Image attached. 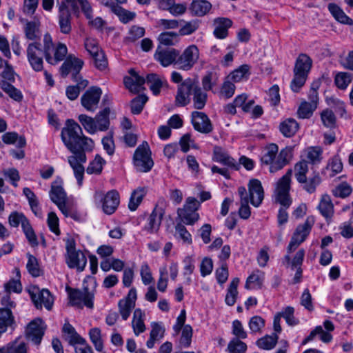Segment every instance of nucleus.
Returning a JSON list of instances; mask_svg holds the SVG:
<instances>
[{
    "label": "nucleus",
    "mask_w": 353,
    "mask_h": 353,
    "mask_svg": "<svg viewBox=\"0 0 353 353\" xmlns=\"http://www.w3.org/2000/svg\"><path fill=\"white\" fill-rule=\"evenodd\" d=\"M61 138L65 147L74 154L68 157V163L78 184L81 185L85 171L82 164L87 159L85 152L92 150L94 141L83 134L81 126L73 119L66 120L65 126L61 130Z\"/></svg>",
    "instance_id": "1"
},
{
    "label": "nucleus",
    "mask_w": 353,
    "mask_h": 353,
    "mask_svg": "<svg viewBox=\"0 0 353 353\" xmlns=\"http://www.w3.org/2000/svg\"><path fill=\"white\" fill-rule=\"evenodd\" d=\"M192 95L193 106L195 109H203L207 101L208 95L200 87L196 79L188 78L179 85L175 97L177 106H185L190 102Z\"/></svg>",
    "instance_id": "2"
},
{
    "label": "nucleus",
    "mask_w": 353,
    "mask_h": 353,
    "mask_svg": "<svg viewBox=\"0 0 353 353\" xmlns=\"http://www.w3.org/2000/svg\"><path fill=\"white\" fill-rule=\"evenodd\" d=\"M49 195L51 201L57 205L65 216L71 217L75 221L80 219V214L68 200L66 192L63 188V180L60 176H57L52 183Z\"/></svg>",
    "instance_id": "3"
},
{
    "label": "nucleus",
    "mask_w": 353,
    "mask_h": 353,
    "mask_svg": "<svg viewBox=\"0 0 353 353\" xmlns=\"http://www.w3.org/2000/svg\"><path fill=\"white\" fill-rule=\"evenodd\" d=\"M312 66V60L307 54L301 53L298 56L293 70L294 78L290 83L293 92H298L304 85Z\"/></svg>",
    "instance_id": "4"
},
{
    "label": "nucleus",
    "mask_w": 353,
    "mask_h": 353,
    "mask_svg": "<svg viewBox=\"0 0 353 353\" xmlns=\"http://www.w3.org/2000/svg\"><path fill=\"white\" fill-rule=\"evenodd\" d=\"M43 42L44 43L45 58L48 63L56 65L64 60L68 53V48L65 44L59 43L54 47L52 37L48 33L44 34Z\"/></svg>",
    "instance_id": "5"
},
{
    "label": "nucleus",
    "mask_w": 353,
    "mask_h": 353,
    "mask_svg": "<svg viewBox=\"0 0 353 353\" xmlns=\"http://www.w3.org/2000/svg\"><path fill=\"white\" fill-rule=\"evenodd\" d=\"M200 57L199 50L196 45L187 47L182 53L179 51L176 68L183 71H189L198 62Z\"/></svg>",
    "instance_id": "6"
},
{
    "label": "nucleus",
    "mask_w": 353,
    "mask_h": 353,
    "mask_svg": "<svg viewBox=\"0 0 353 353\" xmlns=\"http://www.w3.org/2000/svg\"><path fill=\"white\" fill-rule=\"evenodd\" d=\"M133 160L134 166L139 172H147L152 169L154 163L150 157L148 143L146 141L143 142L136 149Z\"/></svg>",
    "instance_id": "7"
},
{
    "label": "nucleus",
    "mask_w": 353,
    "mask_h": 353,
    "mask_svg": "<svg viewBox=\"0 0 353 353\" xmlns=\"http://www.w3.org/2000/svg\"><path fill=\"white\" fill-rule=\"evenodd\" d=\"M292 174V170H288L287 172L279 180L275 190L276 200L283 207L288 208L292 203V199L290 196V178Z\"/></svg>",
    "instance_id": "8"
},
{
    "label": "nucleus",
    "mask_w": 353,
    "mask_h": 353,
    "mask_svg": "<svg viewBox=\"0 0 353 353\" xmlns=\"http://www.w3.org/2000/svg\"><path fill=\"white\" fill-rule=\"evenodd\" d=\"M314 221L313 216H308L303 223L296 227L287 248L288 252H294L306 239L314 224Z\"/></svg>",
    "instance_id": "9"
},
{
    "label": "nucleus",
    "mask_w": 353,
    "mask_h": 353,
    "mask_svg": "<svg viewBox=\"0 0 353 353\" xmlns=\"http://www.w3.org/2000/svg\"><path fill=\"white\" fill-rule=\"evenodd\" d=\"M27 58L32 68L37 72L43 70V57H45L44 47L39 41H33L28 44L27 49Z\"/></svg>",
    "instance_id": "10"
},
{
    "label": "nucleus",
    "mask_w": 353,
    "mask_h": 353,
    "mask_svg": "<svg viewBox=\"0 0 353 353\" xmlns=\"http://www.w3.org/2000/svg\"><path fill=\"white\" fill-rule=\"evenodd\" d=\"M83 64V60L77 58L74 54H69L60 68L61 74L65 78L69 74H71L73 81H77L78 79L82 78L79 72Z\"/></svg>",
    "instance_id": "11"
},
{
    "label": "nucleus",
    "mask_w": 353,
    "mask_h": 353,
    "mask_svg": "<svg viewBox=\"0 0 353 353\" xmlns=\"http://www.w3.org/2000/svg\"><path fill=\"white\" fill-rule=\"evenodd\" d=\"M178 56L177 49L158 46L154 54V59L162 67L167 68L172 65L176 67Z\"/></svg>",
    "instance_id": "12"
},
{
    "label": "nucleus",
    "mask_w": 353,
    "mask_h": 353,
    "mask_svg": "<svg viewBox=\"0 0 353 353\" xmlns=\"http://www.w3.org/2000/svg\"><path fill=\"white\" fill-rule=\"evenodd\" d=\"M30 298L37 308H41L43 305L50 310L53 304V297L47 289L40 290L38 288L28 290Z\"/></svg>",
    "instance_id": "13"
},
{
    "label": "nucleus",
    "mask_w": 353,
    "mask_h": 353,
    "mask_svg": "<svg viewBox=\"0 0 353 353\" xmlns=\"http://www.w3.org/2000/svg\"><path fill=\"white\" fill-rule=\"evenodd\" d=\"M70 303L73 306L82 307V303L89 308L93 307L94 294L89 292L88 288L84 291L72 289L69 292Z\"/></svg>",
    "instance_id": "14"
},
{
    "label": "nucleus",
    "mask_w": 353,
    "mask_h": 353,
    "mask_svg": "<svg viewBox=\"0 0 353 353\" xmlns=\"http://www.w3.org/2000/svg\"><path fill=\"white\" fill-rule=\"evenodd\" d=\"M102 94L101 88L90 87L81 97L82 106L90 112H94L98 108V104Z\"/></svg>",
    "instance_id": "15"
},
{
    "label": "nucleus",
    "mask_w": 353,
    "mask_h": 353,
    "mask_svg": "<svg viewBox=\"0 0 353 353\" xmlns=\"http://www.w3.org/2000/svg\"><path fill=\"white\" fill-rule=\"evenodd\" d=\"M45 326L42 319L37 318L32 321L26 329V334L28 339L36 345L40 344L44 335Z\"/></svg>",
    "instance_id": "16"
},
{
    "label": "nucleus",
    "mask_w": 353,
    "mask_h": 353,
    "mask_svg": "<svg viewBox=\"0 0 353 353\" xmlns=\"http://www.w3.org/2000/svg\"><path fill=\"white\" fill-rule=\"evenodd\" d=\"M192 123L196 131L208 134L212 131V123L206 114L202 112H192Z\"/></svg>",
    "instance_id": "17"
},
{
    "label": "nucleus",
    "mask_w": 353,
    "mask_h": 353,
    "mask_svg": "<svg viewBox=\"0 0 353 353\" xmlns=\"http://www.w3.org/2000/svg\"><path fill=\"white\" fill-rule=\"evenodd\" d=\"M58 20L61 32L65 34H70L72 31V15L65 2L59 4Z\"/></svg>",
    "instance_id": "18"
},
{
    "label": "nucleus",
    "mask_w": 353,
    "mask_h": 353,
    "mask_svg": "<svg viewBox=\"0 0 353 353\" xmlns=\"http://www.w3.org/2000/svg\"><path fill=\"white\" fill-rule=\"evenodd\" d=\"M213 161L220 163L228 168L238 170L239 164L229 154L219 146H215L213 150Z\"/></svg>",
    "instance_id": "19"
},
{
    "label": "nucleus",
    "mask_w": 353,
    "mask_h": 353,
    "mask_svg": "<svg viewBox=\"0 0 353 353\" xmlns=\"http://www.w3.org/2000/svg\"><path fill=\"white\" fill-rule=\"evenodd\" d=\"M130 77H124V85L131 92L137 94L144 89L143 85L145 80L143 77L139 76L137 72L131 68L129 70Z\"/></svg>",
    "instance_id": "20"
},
{
    "label": "nucleus",
    "mask_w": 353,
    "mask_h": 353,
    "mask_svg": "<svg viewBox=\"0 0 353 353\" xmlns=\"http://www.w3.org/2000/svg\"><path fill=\"white\" fill-rule=\"evenodd\" d=\"M233 24L232 21L227 17H217L213 20V34L219 39H224L228 36V30Z\"/></svg>",
    "instance_id": "21"
},
{
    "label": "nucleus",
    "mask_w": 353,
    "mask_h": 353,
    "mask_svg": "<svg viewBox=\"0 0 353 353\" xmlns=\"http://www.w3.org/2000/svg\"><path fill=\"white\" fill-rule=\"evenodd\" d=\"M248 190L250 203L255 207L259 206L264 197L261 181L258 179H251L248 183Z\"/></svg>",
    "instance_id": "22"
},
{
    "label": "nucleus",
    "mask_w": 353,
    "mask_h": 353,
    "mask_svg": "<svg viewBox=\"0 0 353 353\" xmlns=\"http://www.w3.org/2000/svg\"><path fill=\"white\" fill-rule=\"evenodd\" d=\"M163 215L164 210L157 206L149 216L144 230L149 233L157 232L159 229Z\"/></svg>",
    "instance_id": "23"
},
{
    "label": "nucleus",
    "mask_w": 353,
    "mask_h": 353,
    "mask_svg": "<svg viewBox=\"0 0 353 353\" xmlns=\"http://www.w3.org/2000/svg\"><path fill=\"white\" fill-rule=\"evenodd\" d=\"M292 158V148L285 147L282 149L279 154L276 156L275 162L273 165L269 168V170L271 173L276 172L277 171L283 168L287 164H288Z\"/></svg>",
    "instance_id": "24"
},
{
    "label": "nucleus",
    "mask_w": 353,
    "mask_h": 353,
    "mask_svg": "<svg viewBox=\"0 0 353 353\" xmlns=\"http://www.w3.org/2000/svg\"><path fill=\"white\" fill-rule=\"evenodd\" d=\"M120 201L119 194L117 190L107 192L103 200V210L105 214H112L119 206Z\"/></svg>",
    "instance_id": "25"
},
{
    "label": "nucleus",
    "mask_w": 353,
    "mask_h": 353,
    "mask_svg": "<svg viewBox=\"0 0 353 353\" xmlns=\"http://www.w3.org/2000/svg\"><path fill=\"white\" fill-rule=\"evenodd\" d=\"M66 263L70 268H77L78 271L82 272L86 266L87 259L81 251H72L66 257Z\"/></svg>",
    "instance_id": "26"
},
{
    "label": "nucleus",
    "mask_w": 353,
    "mask_h": 353,
    "mask_svg": "<svg viewBox=\"0 0 353 353\" xmlns=\"http://www.w3.org/2000/svg\"><path fill=\"white\" fill-rule=\"evenodd\" d=\"M40 23L38 20L32 21H26L24 27L25 37L27 39L33 41H39L41 37V33L39 29Z\"/></svg>",
    "instance_id": "27"
},
{
    "label": "nucleus",
    "mask_w": 353,
    "mask_h": 353,
    "mask_svg": "<svg viewBox=\"0 0 353 353\" xmlns=\"http://www.w3.org/2000/svg\"><path fill=\"white\" fill-rule=\"evenodd\" d=\"M318 209L321 214L326 219L333 216L334 208L330 195L325 194L321 196Z\"/></svg>",
    "instance_id": "28"
},
{
    "label": "nucleus",
    "mask_w": 353,
    "mask_h": 353,
    "mask_svg": "<svg viewBox=\"0 0 353 353\" xmlns=\"http://www.w3.org/2000/svg\"><path fill=\"white\" fill-rule=\"evenodd\" d=\"M62 332L64 334L65 339L71 345L85 342V339L76 332L74 327L69 323H65L63 325Z\"/></svg>",
    "instance_id": "29"
},
{
    "label": "nucleus",
    "mask_w": 353,
    "mask_h": 353,
    "mask_svg": "<svg viewBox=\"0 0 353 353\" xmlns=\"http://www.w3.org/2000/svg\"><path fill=\"white\" fill-rule=\"evenodd\" d=\"M328 10L332 17L339 23L352 26L353 20L350 19L344 11L336 3L328 4Z\"/></svg>",
    "instance_id": "30"
},
{
    "label": "nucleus",
    "mask_w": 353,
    "mask_h": 353,
    "mask_svg": "<svg viewBox=\"0 0 353 353\" xmlns=\"http://www.w3.org/2000/svg\"><path fill=\"white\" fill-rule=\"evenodd\" d=\"M145 82L149 85L150 89L154 95L160 93L161 88L167 83L165 79H161L155 73L148 74L145 79Z\"/></svg>",
    "instance_id": "31"
},
{
    "label": "nucleus",
    "mask_w": 353,
    "mask_h": 353,
    "mask_svg": "<svg viewBox=\"0 0 353 353\" xmlns=\"http://www.w3.org/2000/svg\"><path fill=\"white\" fill-rule=\"evenodd\" d=\"M77 85H69L66 88L65 94L71 100H75L78 98L81 91L83 90L88 85V81L86 79H78Z\"/></svg>",
    "instance_id": "32"
},
{
    "label": "nucleus",
    "mask_w": 353,
    "mask_h": 353,
    "mask_svg": "<svg viewBox=\"0 0 353 353\" xmlns=\"http://www.w3.org/2000/svg\"><path fill=\"white\" fill-rule=\"evenodd\" d=\"M279 151V147L276 144L271 143L268 145L265 150L264 154L261 157V163L270 165L271 167L275 162Z\"/></svg>",
    "instance_id": "33"
},
{
    "label": "nucleus",
    "mask_w": 353,
    "mask_h": 353,
    "mask_svg": "<svg viewBox=\"0 0 353 353\" xmlns=\"http://www.w3.org/2000/svg\"><path fill=\"white\" fill-rule=\"evenodd\" d=\"M145 313L140 309H135L132 321V326L136 336L139 335L145 330V325L143 321Z\"/></svg>",
    "instance_id": "34"
},
{
    "label": "nucleus",
    "mask_w": 353,
    "mask_h": 353,
    "mask_svg": "<svg viewBox=\"0 0 353 353\" xmlns=\"http://www.w3.org/2000/svg\"><path fill=\"white\" fill-rule=\"evenodd\" d=\"M299 128V126L296 121L292 118L283 121L279 125L280 132L285 137L294 136Z\"/></svg>",
    "instance_id": "35"
},
{
    "label": "nucleus",
    "mask_w": 353,
    "mask_h": 353,
    "mask_svg": "<svg viewBox=\"0 0 353 353\" xmlns=\"http://www.w3.org/2000/svg\"><path fill=\"white\" fill-rule=\"evenodd\" d=\"M212 8V4L206 0H193L191 11L196 16L202 17L206 14Z\"/></svg>",
    "instance_id": "36"
},
{
    "label": "nucleus",
    "mask_w": 353,
    "mask_h": 353,
    "mask_svg": "<svg viewBox=\"0 0 353 353\" xmlns=\"http://www.w3.org/2000/svg\"><path fill=\"white\" fill-rule=\"evenodd\" d=\"M152 330L150 334V339L146 343L148 348H152L154 346L155 342L163 337L164 329L156 322L151 324Z\"/></svg>",
    "instance_id": "37"
},
{
    "label": "nucleus",
    "mask_w": 353,
    "mask_h": 353,
    "mask_svg": "<svg viewBox=\"0 0 353 353\" xmlns=\"http://www.w3.org/2000/svg\"><path fill=\"white\" fill-rule=\"evenodd\" d=\"M110 113V108L105 107L104 109L100 111L95 117L96 123L97 125L98 130L106 131L110 125L109 115Z\"/></svg>",
    "instance_id": "38"
},
{
    "label": "nucleus",
    "mask_w": 353,
    "mask_h": 353,
    "mask_svg": "<svg viewBox=\"0 0 353 353\" xmlns=\"http://www.w3.org/2000/svg\"><path fill=\"white\" fill-rule=\"evenodd\" d=\"M181 336L179 339L178 345L180 348H188L192 343L193 330L190 325L187 324L181 330Z\"/></svg>",
    "instance_id": "39"
},
{
    "label": "nucleus",
    "mask_w": 353,
    "mask_h": 353,
    "mask_svg": "<svg viewBox=\"0 0 353 353\" xmlns=\"http://www.w3.org/2000/svg\"><path fill=\"white\" fill-rule=\"evenodd\" d=\"M279 336L276 333L271 335H265L256 341V345L263 350H270L273 349L278 341Z\"/></svg>",
    "instance_id": "40"
},
{
    "label": "nucleus",
    "mask_w": 353,
    "mask_h": 353,
    "mask_svg": "<svg viewBox=\"0 0 353 353\" xmlns=\"http://www.w3.org/2000/svg\"><path fill=\"white\" fill-rule=\"evenodd\" d=\"M2 141L6 144H15L18 148H23L26 144L23 136H19L15 132H6L2 136Z\"/></svg>",
    "instance_id": "41"
},
{
    "label": "nucleus",
    "mask_w": 353,
    "mask_h": 353,
    "mask_svg": "<svg viewBox=\"0 0 353 353\" xmlns=\"http://www.w3.org/2000/svg\"><path fill=\"white\" fill-rule=\"evenodd\" d=\"M0 87L12 99L18 102L23 99L21 92L7 81H1Z\"/></svg>",
    "instance_id": "42"
},
{
    "label": "nucleus",
    "mask_w": 353,
    "mask_h": 353,
    "mask_svg": "<svg viewBox=\"0 0 353 353\" xmlns=\"http://www.w3.org/2000/svg\"><path fill=\"white\" fill-rule=\"evenodd\" d=\"M239 283V279L237 277L234 278L230 283L228 289V292L225 296V303L230 306L234 305L238 295L237 287Z\"/></svg>",
    "instance_id": "43"
},
{
    "label": "nucleus",
    "mask_w": 353,
    "mask_h": 353,
    "mask_svg": "<svg viewBox=\"0 0 353 353\" xmlns=\"http://www.w3.org/2000/svg\"><path fill=\"white\" fill-rule=\"evenodd\" d=\"M250 65L243 64L237 69L232 71L228 77L234 82H239L241 80L248 79L250 76Z\"/></svg>",
    "instance_id": "44"
},
{
    "label": "nucleus",
    "mask_w": 353,
    "mask_h": 353,
    "mask_svg": "<svg viewBox=\"0 0 353 353\" xmlns=\"http://www.w3.org/2000/svg\"><path fill=\"white\" fill-rule=\"evenodd\" d=\"M78 119L85 131L89 134H93L98 130L95 119L82 114L78 117Z\"/></svg>",
    "instance_id": "45"
},
{
    "label": "nucleus",
    "mask_w": 353,
    "mask_h": 353,
    "mask_svg": "<svg viewBox=\"0 0 353 353\" xmlns=\"http://www.w3.org/2000/svg\"><path fill=\"white\" fill-rule=\"evenodd\" d=\"M145 194L146 190L144 188H139L134 190L131 194L128 204L129 209L132 211L135 210L141 203Z\"/></svg>",
    "instance_id": "46"
},
{
    "label": "nucleus",
    "mask_w": 353,
    "mask_h": 353,
    "mask_svg": "<svg viewBox=\"0 0 353 353\" xmlns=\"http://www.w3.org/2000/svg\"><path fill=\"white\" fill-rule=\"evenodd\" d=\"M177 214L181 217L182 222L186 225H193L199 218V214L196 212H191L186 209L179 208Z\"/></svg>",
    "instance_id": "47"
},
{
    "label": "nucleus",
    "mask_w": 353,
    "mask_h": 353,
    "mask_svg": "<svg viewBox=\"0 0 353 353\" xmlns=\"http://www.w3.org/2000/svg\"><path fill=\"white\" fill-rule=\"evenodd\" d=\"M316 108L314 103H309L307 101H303L298 108L297 115L300 119H309Z\"/></svg>",
    "instance_id": "48"
},
{
    "label": "nucleus",
    "mask_w": 353,
    "mask_h": 353,
    "mask_svg": "<svg viewBox=\"0 0 353 353\" xmlns=\"http://www.w3.org/2000/svg\"><path fill=\"white\" fill-rule=\"evenodd\" d=\"M6 353H27L26 344L20 338L8 343L5 345Z\"/></svg>",
    "instance_id": "49"
},
{
    "label": "nucleus",
    "mask_w": 353,
    "mask_h": 353,
    "mask_svg": "<svg viewBox=\"0 0 353 353\" xmlns=\"http://www.w3.org/2000/svg\"><path fill=\"white\" fill-rule=\"evenodd\" d=\"M28 260L26 264L28 272L33 277L39 276L42 274V270L39 267L37 259L30 254H28Z\"/></svg>",
    "instance_id": "50"
},
{
    "label": "nucleus",
    "mask_w": 353,
    "mask_h": 353,
    "mask_svg": "<svg viewBox=\"0 0 353 353\" xmlns=\"http://www.w3.org/2000/svg\"><path fill=\"white\" fill-rule=\"evenodd\" d=\"M352 192V188L347 182H343L332 190V193L335 197L346 198Z\"/></svg>",
    "instance_id": "51"
},
{
    "label": "nucleus",
    "mask_w": 353,
    "mask_h": 353,
    "mask_svg": "<svg viewBox=\"0 0 353 353\" xmlns=\"http://www.w3.org/2000/svg\"><path fill=\"white\" fill-rule=\"evenodd\" d=\"M89 336L95 350L98 352H101L103 349V343L101 338V330L98 327L90 329Z\"/></svg>",
    "instance_id": "52"
},
{
    "label": "nucleus",
    "mask_w": 353,
    "mask_h": 353,
    "mask_svg": "<svg viewBox=\"0 0 353 353\" xmlns=\"http://www.w3.org/2000/svg\"><path fill=\"white\" fill-rule=\"evenodd\" d=\"M321 177L317 174L310 179L305 177L304 182L299 183L302 184L303 190H305L307 192L312 194L315 192L316 187L321 183Z\"/></svg>",
    "instance_id": "53"
},
{
    "label": "nucleus",
    "mask_w": 353,
    "mask_h": 353,
    "mask_svg": "<svg viewBox=\"0 0 353 353\" xmlns=\"http://www.w3.org/2000/svg\"><path fill=\"white\" fill-rule=\"evenodd\" d=\"M195 261L192 256H188L183 260V275L185 276L186 283L190 285L192 283L190 275L193 273L195 266Z\"/></svg>",
    "instance_id": "54"
},
{
    "label": "nucleus",
    "mask_w": 353,
    "mask_h": 353,
    "mask_svg": "<svg viewBox=\"0 0 353 353\" xmlns=\"http://www.w3.org/2000/svg\"><path fill=\"white\" fill-rule=\"evenodd\" d=\"M321 119L325 127L329 128L336 127V118L332 110L330 109L323 110L321 113Z\"/></svg>",
    "instance_id": "55"
},
{
    "label": "nucleus",
    "mask_w": 353,
    "mask_h": 353,
    "mask_svg": "<svg viewBox=\"0 0 353 353\" xmlns=\"http://www.w3.org/2000/svg\"><path fill=\"white\" fill-rule=\"evenodd\" d=\"M113 13L115 14L123 23H127L132 21L136 17L135 12L125 10L119 5L115 8Z\"/></svg>",
    "instance_id": "56"
},
{
    "label": "nucleus",
    "mask_w": 353,
    "mask_h": 353,
    "mask_svg": "<svg viewBox=\"0 0 353 353\" xmlns=\"http://www.w3.org/2000/svg\"><path fill=\"white\" fill-rule=\"evenodd\" d=\"M218 77L216 73L208 72L202 78L201 83L205 91L211 90L216 85Z\"/></svg>",
    "instance_id": "57"
},
{
    "label": "nucleus",
    "mask_w": 353,
    "mask_h": 353,
    "mask_svg": "<svg viewBox=\"0 0 353 353\" xmlns=\"http://www.w3.org/2000/svg\"><path fill=\"white\" fill-rule=\"evenodd\" d=\"M105 160L99 155H97L94 159L90 163L87 168L88 174H100L102 171L103 166L105 164Z\"/></svg>",
    "instance_id": "58"
},
{
    "label": "nucleus",
    "mask_w": 353,
    "mask_h": 353,
    "mask_svg": "<svg viewBox=\"0 0 353 353\" xmlns=\"http://www.w3.org/2000/svg\"><path fill=\"white\" fill-rule=\"evenodd\" d=\"M343 170V163L339 158L334 157L327 164L325 168V172H330L328 174V176L332 178L338 173L341 172Z\"/></svg>",
    "instance_id": "59"
},
{
    "label": "nucleus",
    "mask_w": 353,
    "mask_h": 353,
    "mask_svg": "<svg viewBox=\"0 0 353 353\" xmlns=\"http://www.w3.org/2000/svg\"><path fill=\"white\" fill-rule=\"evenodd\" d=\"M148 101V97L145 95H138L131 101V112L134 114H138L141 112L145 103Z\"/></svg>",
    "instance_id": "60"
},
{
    "label": "nucleus",
    "mask_w": 353,
    "mask_h": 353,
    "mask_svg": "<svg viewBox=\"0 0 353 353\" xmlns=\"http://www.w3.org/2000/svg\"><path fill=\"white\" fill-rule=\"evenodd\" d=\"M295 178L298 182H304L306 174L308 171V165L306 161L298 162L294 167Z\"/></svg>",
    "instance_id": "61"
},
{
    "label": "nucleus",
    "mask_w": 353,
    "mask_h": 353,
    "mask_svg": "<svg viewBox=\"0 0 353 353\" xmlns=\"http://www.w3.org/2000/svg\"><path fill=\"white\" fill-rule=\"evenodd\" d=\"M175 231V236L176 238L181 239L184 243H192V236L182 223H178L176 225Z\"/></svg>",
    "instance_id": "62"
},
{
    "label": "nucleus",
    "mask_w": 353,
    "mask_h": 353,
    "mask_svg": "<svg viewBox=\"0 0 353 353\" xmlns=\"http://www.w3.org/2000/svg\"><path fill=\"white\" fill-rule=\"evenodd\" d=\"M230 353H245L247 345L238 339H232L228 345Z\"/></svg>",
    "instance_id": "63"
},
{
    "label": "nucleus",
    "mask_w": 353,
    "mask_h": 353,
    "mask_svg": "<svg viewBox=\"0 0 353 353\" xmlns=\"http://www.w3.org/2000/svg\"><path fill=\"white\" fill-rule=\"evenodd\" d=\"M351 81L352 74L347 72L339 73L334 79L336 85L341 90H345Z\"/></svg>",
    "instance_id": "64"
}]
</instances>
